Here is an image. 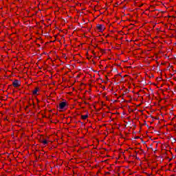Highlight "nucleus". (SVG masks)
I'll return each instance as SVG.
<instances>
[{
	"label": "nucleus",
	"instance_id": "obj_1",
	"mask_svg": "<svg viewBox=\"0 0 176 176\" xmlns=\"http://www.w3.org/2000/svg\"><path fill=\"white\" fill-rule=\"evenodd\" d=\"M68 102L67 100H64L63 102H60L58 107L59 111L63 112V111H67L68 109Z\"/></svg>",
	"mask_w": 176,
	"mask_h": 176
},
{
	"label": "nucleus",
	"instance_id": "obj_2",
	"mask_svg": "<svg viewBox=\"0 0 176 176\" xmlns=\"http://www.w3.org/2000/svg\"><path fill=\"white\" fill-rule=\"evenodd\" d=\"M34 108H35V102H34L33 99H30L28 105L25 107V111L30 112Z\"/></svg>",
	"mask_w": 176,
	"mask_h": 176
},
{
	"label": "nucleus",
	"instance_id": "obj_3",
	"mask_svg": "<svg viewBox=\"0 0 176 176\" xmlns=\"http://www.w3.org/2000/svg\"><path fill=\"white\" fill-rule=\"evenodd\" d=\"M12 86L15 89H19V87L21 86V82L19 80H14V81L12 82Z\"/></svg>",
	"mask_w": 176,
	"mask_h": 176
},
{
	"label": "nucleus",
	"instance_id": "obj_4",
	"mask_svg": "<svg viewBox=\"0 0 176 176\" xmlns=\"http://www.w3.org/2000/svg\"><path fill=\"white\" fill-rule=\"evenodd\" d=\"M96 28L100 31V32H102V31L105 30V26L102 24H98L96 25Z\"/></svg>",
	"mask_w": 176,
	"mask_h": 176
},
{
	"label": "nucleus",
	"instance_id": "obj_5",
	"mask_svg": "<svg viewBox=\"0 0 176 176\" xmlns=\"http://www.w3.org/2000/svg\"><path fill=\"white\" fill-rule=\"evenodd\" d=\"M38 91H41V88H39V87H36L33 91H32V94L33 96H39V94H38Z\"/></svg>",
	"mask_w": 176,
	"mask_h": 176
},
{
	"label": "nucleus",
	"instance_id": "obj_6",
	"mask_svg": "<svg viewBox=\"0 0 176 176\" xmlns=\"http://www.w3.org/2000/svg\"><path fill=\"white\" fill-rule=\"evenodd\" d=\"M137 155V151L132 150L131 152H130V154L128 155L129 159H131V157H135Z\"/></svg>",
	"mask_w": 176,
	"mask_h": 176
},
{
	"label": "nucleus",
	"instance_id": "obj_7",
	"mask_svg": "<svg viewBox=\"0 0 176 176\" xmlns=\"http://www.w3.org/2000/svg\"><path fill=\"white\" fill-rule=\"evenodd\" d=\"M88 118H89V114L81 115V119L82 120H86V119H87Z\"/></svg>",
	"mask_w": 176,
	"mask_h": 176
},
{
	"label": "nucleus",
	"instance_id": "obj_8",
	"mask_svg": "<svg viewBox=\"0 0 176 176\" xmlns=\"http://www.w3.org/2000/svg\"><path fill=\"white\" fill-rule=\"evenodd\" d=\"M41 144H43V145H47L48 142L47 140L46 139H43V140H41Z\"/></svg>",
	"mask_w": 176,
	"mask_h": 176
},
{
	"label": "nucleus",
	"instance_id": "obj_9",
	"mask_svg": "<svg viewBox=\"0 0 176 176\" xmlns=\"http://www.w3.org/2000/svg\"><path fill=\"white\" fill-rule=\"evenodd\" d=\"M148 78L151 79L152 78H155V76H153V74H151L148 75Z\"/></svg>",
	"mask_w": 176,
	"mask_h": 176
},
{
	"label": "nucleus",
	"instance_id": "obj_10",
	"mask_svg": "<svg viewBox=\"0 0 176 176\" xmlns=\"http://www.w3.org/2000/svg\"><path fill=\"white\" fill-rule=\"evenodd\" d=\"M110 175H111V173H110V172H105V173H104V175H105V176Z\"/></svg>",
	"mask_w": 176,
	"mask_h": 176
},
{
	"label": "nucleus",
	"instance_id": "obj_11",
	"mask_svg": "<svg viewBox=\"0 0 176 176\" xmlns=\"http://www.w3.org/2000/svg\"><path fill=\"white\" fill-rule=\"evenodd\" d=\"M62 57H63V58H67V54H63Z\"/></svg>",
	"mask_w": 176,
	"mask_h": 176
},
{
	"label": "nucleus",
	"instance_id": "obj_12",
	"mask_svg": "<svg viewBox=\"0 0 176 176\" xmlns=\"http://www.w3.org/2000/svg\"><path fill=\"white\" fill-rule=\"evenodd\" d=\"M127 153H129V150H126L124 151V153H123L124 156H125L124 155H127Z\"/></svg>",
	"mask_w": 176,
	"mask_h": 176
},
{
	"label": "nucleus",
	"instance_id": "obj_13",
	"mask_svg": "<svg viewBox=\"0 0 176 176\" xmlns=\"http://www.w3.org/2000/svg\"><path fill=\"white\" fill-rule=\"evenodd\" d=\"M87 58L88 60H90V58H91V56L87 55Z\"/></svg>",
	"mask_w": 176,
	"mask_h": 176
},
{
	"label": "nucleus",
	"instance_id": "obj_14",
	"mask_svg": "<svg viewBox=\"0 0 176 176\" xmlns=\"http://www.w3.org/2000/svg\"><path fill=\"white\" fill-rule=\"evenodd\" d=\"M48 112H50V113H52V112H53V110H49Z\"/></svg>",
	"mask_w": 176,
	"mask_h": 176
},
{
	"label": "nucleus",
	"instance_id": "obj_15",
	"mask_svg": "<svg viewBox=\"0 0 176 176\" xmlns=\"http://www.w3.org/2000/svg\"><path fill=\"white\" fill-rule=\"evenodd\" d=\"M36 46H38V47L41 46V45H39L38 43H36Z\"/></svg>",
	"mask_w": 176,
	"mask_h": 176
},
{
	"label": "nucleus",
	"instance_id": "obj_16",
	"mask_svg": "<svg viewBox=\"0 0 176 176\" xmlns=\"http://www.w3.org/2000/svg\"><path fill=\"white\" fill-rule=\"evenodd\" d=\"M92 53H93L94 56H96V53H94V51H92Z\"/></svg>",
	"mask_w": 176,
	"mask_h": 176
},
{
	"label": "nucleus",
	"instance_id": "obj_17",
	"mask_svg": "<svg viewBox=\"0 0 176 176\" xmlns=\"http://www.w3.org/2000/svg\"><path fill=\"white\" fill-rule=\"evenodd\" d=\"M43 118H47V117H46V116H43Z\"/></svg>",
	"mask_w": 176,
	"mask_h": 176
},
{
	"label": "nucleus",
	"instance_id": "obj_18",
	"mask_svg": "<svg viewBox=\"0 0 176 176\" xmlns=\"http://www.w3.org/2000/svg\"><path fill=\"white\" fill-rule=\"evenodd\" d=\"M48 119H50V116H48Z\"/></svg>",
	"mask_w": 176,
	"mask_h": 176
}]
</instances>
